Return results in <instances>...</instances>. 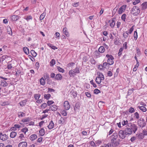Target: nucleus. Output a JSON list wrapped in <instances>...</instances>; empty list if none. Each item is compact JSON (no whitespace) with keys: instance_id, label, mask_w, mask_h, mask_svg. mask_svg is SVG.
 <instances>
[{"instance_id":"1","label":"nucleus","mask_w":147,"mask_h":147,"mask_svg":"<svg viewBox=\"0 0 147 147\" xmlns=\"http://www.w3.org/2000/svg\"><path fill=\"white\" fill-rule=\"evenodd\" d=\"M140 12V8L136 6H134L130 11L131 13L134 16H137L139 14Z\"/></svg>"},{"instance_id":"2","label":"nucleus","mask_w":147,"mask_h":147,"mask_svg":"<svg viewBox=\"0 0 147 147\" xmlns=\"http://www.w3.org/2000/svg\"><path fill=\"white\" fill-rule=\"evenodd\" d=\"M128 127L130 129L131 131L134 134L138 130V126L132 123L129 124Z\"/></svg>"},{"instance_id":"3","label":"nucleus","mask_w":147,"mask_h":147,"mask_svg":"<svg viewBox=\"0 0 147 147\" xmlns=\"http://www.w3.org/2000/svg\"><path fill=\"white\" fill-rule=\"evenodd\" d=\"M106 57L108 58L107 62L109 65H112L113 64V60L114 59L113 57L111 55L107 54L106 55Z\"/></svg>"},{"instance_id":"4","label":"nucleus","mask_w":147,"mask_h":147,"mask_svg":"<svg viewBox=\"0 0 147 147\" xmlns=\"http://www.w3.org/2000/svg\"><path fill=\"white\" fill-rule=\"evenodd\" d=\"M138 123L140 127H143L146 125V123L143 119H140L138 121Z\"/></svg>"},{"instance_id":"5","label":"nucleus","mask_w":147,"mask_h":147,"mask_svg":"<svg viewBox=\"0 0 147 147\" xmlns=\"http://www.w3.org/2000/svg\"><path fill=\"white\" fill-rule=\"evenodd\" d=\"M118 134L120 138L122 139L125 138L127 135L124 130L119 131Z\"/></svg>"},{"instance_id":"6","label":"nucleus","mask_w":147,"mask_h":147,"mask_svg":"<svg viewBox=\"0 0 147 147\" xmlns=\"http://www.w3.org/2000/svg\"><path fill=\"white\" fill-rule=\"evenodd\" d=\"M8 138V136L6 134H3L2 133L0 132V140L3 141L7 140Z\"/></svg>"},{"instance_id":"7","label":"nucleus","mask_w":147,"mask_h":147,"mask_svg":"<svg viewBox=\"0 0 147 147\" xmlns=\"http://www.w3.org/2000/svg\"><path fill=\"white\" fill-rule=\"evenodd\" d=\"M127 6L126 5H122L120 7L117 12L119 14H121L123 12H124L126 9Z\"/></svg>"},{"instance_id":"8","label":"nucleus","mask_w":147,"mask_h":147,"mask_svg":"<svg viewBox=\"0 0 147 147\" xmlns=\"http://www.w3.org/2000/svg\"><path fill=\"white\" fill-rule=\"evenodd\" d=\"M64 107L65 109L68 110L70 108V105L69 102L67 101H65L64 102Z\"/></svg>"},{"instance_id":"9","label":"nucleus","mask_w":147,"mask_h":147,"mask_svg":"<svg viewBox=\"0 0 147 147\" xmlns=\"http://www.w3.org/2000/svg\"><path fill=\"white\" fill-rule=\"evenodd\" d=\"M124 130L127 135L129 136L133 133L128 127L125 129Z\"/></svg>"},{"instance_id":"10","label":"nucleus","mask_w":147,"mask_h":147,"mask_svg":"<svg viewBox=\"0 0 147 147\" xmlns=\"http://www.w3.org/2000/svg\"><path fill=\"white\" fill-rule=\"evenodd\" d=\"M19 18L18 17L17 15H13L10 18V20L11 21H17Z\"/></svg>"},{"instance_id":"11","label":"nucleus","mask_w":147,"mask_h":147,"mask_svg":"<svg viewBox=\"0 0 147 147\" xmlns=\"http://www.w3.org/2000/svg\"><path fill=\"white\" fill-rule=\"evenodd\" d=\"M58 108V107L56 105H53L51 106L49 109H50V111L51 110L53 111H55L57 110Z\"/></svg>"},{"instance_id":"12","label":"nucleus","mask_w":147,"mask_h":147,"mask_svg":"<svg viewBox=\"0 0 147 147\" xmlns=\"http://www.w3.org/2000/svg\"><path fill=\"white\" fill-rule=\"evenodd\" d=\"M62 76L60 74H56L55 77V79L58 80H62Z\"/></svg>"},{"instance_id":"13","label":"nucleus","mask_w":147,"mask_h":147,"mask_svg":"<svg viewBox=\"0 0 147 147\" xmlns=\"http://www.w3.org/2000/svg\"><path fill=\"white\" fill-rule=\"evenodd\" d=\"M111 142L114 141L116 140L117 137V133H114L111 136Z\"/></svg>"},{"instance_id":"14","label":"nucleus","mask_w":147,"mask_h":147,"mask_svg":"<svg viewBox=\"0 0 147 147\" xmlns=\"http://www.w3.org/2000/svg\"><path fill=\"white\" fill-rule=\"evenodd\" d=\"M27 143L26 142H21L18 144L19 147H26Z\"/></svg>"},{"instance_id":"15","label":"nucleus","mask_w":147,"mask_h":147,"mask_svg":"<svg viewBox=\"0 0 147 147\" xmlns=\"http://www.w3.org/2000/svg\"><path fill=\"white\" fill-rule=\"evenodd\" d=\"M1 84H0L1 86L3 87H5L7 86L8 84L6 81L4 80H1L0 81Z\"/></svg>"},{"instance_id":"16","label":"nucleus","mask_w":147,"mask_h":147,"mask_svg":"<svg viewBox=\"0 0 147 147\" xmlns=\"http://www.w3.org/2000/svg\"><path fill=\"white\" fill-rule=\"evenodd\" d=\"M142 9L144 10L147 8V2H145L143 3L141 5Z\"/></svg>"},{"instance_id":"17","label":"nucleus","mask_w":147,"mask_h":147,"mask_svg":"<svg viewBox=\"0 0 147 147\" xmlns=\"http://www.w3.org/2000/svg\"><path fill=\"white\" fill-rule=\"evenodd\" d=\"M54 124L52 121H51L49 125L48 126V127L49 129H53L54 127Z\"/></svg>"},{"instance_id":"18","label":"nucleus","mask_w":147,"mask_h":147,"mask_svg":"<svg viewBox=\"0 0 147 147\" xmlns=\"http://www.w3.org/2000/svg\"><path fill=\"white\" fill-rule=\"evenodd\" d=\"M27 101V100L26 99H25L19 103V104L20 105L21 107H23L25 105L26 102Z\"/></svg>"},{"instance_id":"19","label":"nucleus","mask_w":147,"mask_h":147,"mask_svg":"<svg viewBox=\"0 0 147 147\" xmlns=\"http://www.w3.org/2000/svg\"><path fill=\"white\" fill-rule=\"evenodd\" d=\"M137 138L138 140H141L143 139L144 137V135L142 133H140L139 134H136Z\"/></svg>"},{"instance_id":"20","label":"nucleus","mask_w":147,"mask_h":147,"mask_svg":"<svg viewBox=\"0 0 147 147\" xmlns=\"http://www.w3.org/2000/svg\"><path fill=\"white\" fill-rule=\"evenodd\" d=\"M40 136H43L45 134V131L43 128H42L39 131Z\"/></svg>"},{"instance_id":"21","label":"nucleus","mask_w":147,"mask_h":147,"mask_svg":"<svg viewBox=\"0 0 147 147\" xmlns=\"http://www.w3.org/2000/svg\"><path fill=\"white\" fill-rule=\"evenodd\" d=\"M65 121V117H61L60 119L59 120V124H62L64 123Z\"/></svg>"},{"instance_id":"22","label":"nucleus","mask_w":147,"mask_h":147,"mask_svg":"<svg viewBox=\"0 0 147 147\" xmlns=\"http://www.w3.org/2000/svg\"><path fill=\"white\" fill-rule=\"evenodd\" d=\"M129 124L128 123V121L127 120H124L121 122V124L123 126H124L125 125H127L128 126Z\"/></svg>"},{"instance_id":"23","label":"nucleus","mask_w":147,"mask_h":147,"mask_svg":"<svg viewBox=\"0 0 147 147\" xmlns=\"http://www.w3.org/2000/svg\"><path fill=\"white\" fill-rule=\"evenodd\" d=\"M17 135V133L15 131H12L10 133V136L11 138H14Z\"/></svg>"},{"instance_id":"24","label":"nucleus","mask_w":147,"mask_h":147,"mask_svg":"<svg viewBox=\"0 0 147 147\" xmlns=\"http://www.w3.org/2000/svg\"><path fill=\"white\" fill-rule=\"evenodd\" d=\"M105 49L104 47L101 46L98 49V51L101 53H103L105 51Z\"/></svg>"},{"instance_id":"25","label":"nucleus","mask_w":147,"mask_h":147,"mask_svg":"<svg viewBox=\"0 0 147 147\" xmlns=\"http://www.w3.org/2000/svg\"><path fill=\"white\" fill-rule=\"evenodd\" d=\"M97 77L101 78V79H104V77L103 74L101 72H98L97 73Z\"/></svg>"},{"instance_id":"26","label":"nucleus","mask_w":147,"mask_h":147,"mask_svg":"<svg viewBox=\"0 0 147 147\" xmlns=\"http://www.w3.org/2000/svg\"><path fill=\"white\" fill-rule=\"evenodd\" d=\"M101 78H99L97 77L96 78L95 81L97 84H100L102 80H104V79H101Z\"/></svg>"},{"instance_id":"27","label":"nucleus","mask_w":147,"mask_h":147,"mask_svg":"<svg viewBox=\"0 0 147 147\" xmlns=\"http://www.w3.org/2000/svg\"><path fill=\"white\" fill-rule=\"evenodd\" d=\"M23 50L24 52L27 55L29 54V49L27 47H24L23 48Z\"/></svg>"},{"instance_id":"28","label":"nucleus","mask_w":147,"mask_h":147,"mask_svg":"<svg viewBox=\"0 0 147 147\" xmlns=\"http://www.w3.org/2000/svg\"><path fill=\"white\" fill-rule=\"evenodd\" d=\"M40 83L41 85L44 86L45 84V81L43 77L40 80Z\"/></svg>"},{"instance_id":"29","label":"nucleus","mask_w":147,"mask_h":147,"mask_svg":"<svg viewBox=\"0 0 147 147\" xmlns=\"http://www.w3.org/2000/svg\"><path fill=\"white\" fill-rule=\"evenodd\" d=\"M7 31L8 33L11 35H12V32L10 26H7Z\"/></svg>"},{"instance_id":"30","label":"nucleus","mask_w":147,"mask_h":147,"mask_svg":"<svg viewBox=\"0 0 147 147\" xmlns=\"http://www.w3.org/2000/svg\"><path fill=\"white\" fill-rule=\"evenodd\" d=\"M63 32L64 34H65L67 36H69V34L67 30V28H64L63 30Z\"/></svg>"},{"instance_id":"31","label":"nucleus","mask_w":147,"mask_h":147,"mask_svg":"<svg viewBox=\"0 0 147 147\" xmlns=\"http://www.w3.org/2000/svg\"><path fill=\"white\" fill-rule=\"evenodd\" d=\"M69 74L70 77H74L76 75L74 71L72 70L69 71Z\"/></svg>"},{"instance_id":"32","label":"nucleus","mask_w":147,"mask_h":147,"mask_svg":"<svg viewBox=\"0 0 147 147\" xmlns=\"http://www.w3.org/2000/svg\"><path fill=\"white\" fill-rule=\"evenodd\" d=\"M37 138V136L35 134L32 135L30 137V139L31 140H34L36 139Z\"/></svg>"},{"instance_id":"33","label":"nucleus","mask_w":147,"mask_h":147,"mask_svg":"<svg viewBox=\"0 0 147 147\" xmlns=\"http://www.w3.org/2000/svg\"><path fill=\"white\" fill-rule=\"evenodd\" d=\"M30 118L29 117H27L26 118H24L22 119L21 121L24 123L28 122L30 121Z\"/></svg>"},{"instance_id":"34","label":"nucleus","mask_w":147,"mask_h":147,"mask_svg":"<svg viewBox=\"0 0 147 147\" xmlns=\"http://www.w3.org/2000/svg\"><path fill=\"white\" fill-rule=\"evenodd\" d=\"M128 35L129 34L128 31L125 32L123 34V36L125 39H126L128 38Z\"/></svg>"},{"instance_id":"35","label":"nucleus","mask_w":147,"mask_h":147,"mask_svg":"<svg viewBox=\"0 0 147 147\" xmlns=\"http://www.w3.org/2000/svg\"><path fill=\"white\" fill-rule=\"evenodd\" d=\"M25 116V113L22 112H20L18 113V117H24Z\"/></svg>"},{"instance_id":"36","label":"nucleus","mask_w":147,"mask_h":147,"mask_svg":"<svg viewBox=\"0 0 147 147\" xmlns=\"http://www.w3.org/2000/svg\"><path fill=\"white\" fill-rule=\"evenodd\" d=\"M134 119H138L139 118V113L137 112H136L134 114Z\"/></svg>"},{"instance_id":"37","label":"nucleus","mask_w":147,"mask_h":147,"mask_svg":"<svg viewBox=\"0 0 147 147\" xmlns=\"http://www.w3.org/2000/svg\"><path fill=\"white\" fill-rule=\"evenodd\" d=\"M114 43L115 45H118L119 44V40L118 38H116L115 39Z\"/></svg>"},{"instance_id":"38","label":"nucleus","mask_w":147,"mask_h":147,"mask_svg":"<svg viewBox=\"0 0 147 147\" xmlns=\"http://www.w3.org/2000/svg\"><path fill=\"white\" fill-rule=\"evenodd\" d=\"M40 96V94H35L34 95L35 99L37 100H38Z\"/></svg>"},{"instance_id":"39","label":"nucleus","mask_w":147,"mask_h":147,"mask_svg":"<svg viewBox=\"0 0 147 147\" xmlns=\"http://www.w3.org/2000/svg\"><path fill=\"white\" fill-rule=\"evenodd\" d=\"M115 25V21L114 19H112L111 20V22L110 23V26L111 28L114 27Z\"/></svg>"},{"instance_id":"40","label":"nucleus","mask_w":147,"mask_h":147,"mask_svg":"<svg viewBox=\"0 0 147 147\" xmlns=\"http://www.w3.org/2000/svg\"><path fill=\"white\" fill-rule=\"evenodd\" d=\"M138 108L140 110H141L143 112H146L147 110L146 109V108L145 107H142V106L139 107V106Z\"/></svg>"},{"instance_id":"41","label":"nucleus","mask_w":147,"mask_h":147,"mask_svg":"<svg viewBox=\"0 0 147 147\" xmlns=\"http://www.w3.org/2000/svg\"><path fill=\"white\" fill-rule=\"evenodd\" d=\"M46 15V13H42L40 16V20H42L45 18Z\"/></svg>"},{"instance_id":"42","label":"nucleus","mask_w":147,"mask_h":147,"mask_svg":"<svg viewBox=\"0 0 147 147\" xmlns=\"http://www.w3.org/2000/svg\"><path fill=\"white\" fill-rule=\"evenodd\" d=\"M30 53L34 57H36L37 55V53L34 50H33L31 51Z\"/></svg>"},{"instance_id":"43","label":"nucleus","mask_w":147,"mask_h":147,"mask_svg":"<svg viewBox=\"0 0 147 147\" xmlns=\"http://www.w3.org/2000/svg\"><path fill=\"white\" fill-rule=\"evenodd\" d=\"M75 74H78L80 73V70L79 68L76 67L73 70Z\"/></svg>"},{"instance_id":"44","label":"nucleus","mask_w":147,"mask_h":147,"mask_svg":"<svg viewBox=\"0 0 147 147\" xmlns=\"http://www.w3.org/2000/svg\"><path fill=\"white\" fill-rule=\"evenodd\" d=\"M55 64V61L54 59H52L50 62V65L51 67L53 66Z\"/></svg>"},{"instance_id":"45","label":"nucleus","mask_w":147,"mask_h":147,"mask_svg":"<svg viewBox=\"0 0 147 147\" xmlns=\"http://www.w3.org/2000/svg\"><path fill=\"white\" fill-rule=\"evenodd\" d=\"M51 96V95L49 94H45L44 95V98L47 100L49 99V98H50Z\"/></svg>"},{"instance_id":"46","label":"nucleus","mask_w":147,"mask_h":147,"mask_svg":"<svg viewBox=\"0 0 147 147\" xmlns=\"http://www.w3.org/2000/svg\"><path fill=\"white\" fill-rule=\"evenodd\" d=\"M80 108L79 103L78 102L76 103L74 106V110H77Z\"/></svg>"},{"instance_id":"47","label":"nucleus","mask_w":147,"mask_h":147,"mask_svg":"<svg viewBox=\"0 0 147 147\" xmlns=\"http://www.w3.org/2000/svg\"><path fill=\"white\" fill-rule=\"evenodd\" d=\"M134 39L136 40L138 38V34L136 30L134 32Z\"/></svg>"},{"instance_id":"48","label":"nucleus","mask_w":147,"mask_h":147,"mask_svg":"<svg viewBox=\"0 0 147 147\" xmlns=\"http://www.w3.org/2000/svg\"><path fill=\"white\" fill-rule=\"evenodd\" d=\"M24 19L27 20L29 21L30 20L32 19V17L31 16H28L25 17Z\"/></svg>"},{"instance_id":"49","label":"nucleus","mask_w":147,"mask_h":147,"mask_svg":"<svg viewBox=\"0 0 147 147\" xmlns=\"http://www.w3.org/2000/svg\"><path fill=\"white\" fill-rule=\"evenodd\" d=\"M48 46L51 47V49L54 50H55L57 49V48L54 46L53 45L51 44L50 43H49L48 44Z\"/></svg>"},{"instance_id":"50","label":"nucleus","mask_w":147,"mask_h":147,"mask_svg":"<svg viewBox=\"0 0 147 147\" xmlns=\"http://www.w3.org/2000/svg\"><path fill=\"white\" fill-rule=\"evenodd\" d=\"M28 129L27 128L25 127L24 128L22 129L21 131L22 132H23L25 134H26V133L28 131Z\"/></svg>"},{"instance_id":"51","label":"nucleus","mask_w":147,"mask_h":147,"mask_svg":"<svg viewBox=\"0 0 147 147\" xmlns=\"http://www.w3.org/2000/svg\"><path fill=\"white\" fill-rule=\"evenodd\" d=\"M57 68L59 71L62 73H63L64 72V70L62 68L60 67H57Z\"/></svg>"},{"instance_id":"52","label":"nucleus","mask_w":147,"mask_h":147,"mask_svg":"<svg viewBox=\"0 0 147 147\" xmlns=\"http://www.w3.org/2000/svg\"><path fill=\"white\" fill-rule=\"evenodd\" d=\"M43 77L45 80H48L49 78V75L47 73H45V74L44 75Z\"/></svg>"},{"instance_id":"53","label":"nucleus","mask_w":147,"mask_h":147,"mask_svg":"<svg viewBox=\"0 0 147 147\" xmlns=\"http://www.w3.org/2000/svg\"><path fill=\"white\" fill-rule=\"evenodd\" d=\"M126 15L125 14H123L121 16V19L124 22H125Z\"/></svg>"},{"instance_id":"54","label":"nucleus","mask_w":147,"mask_h":147,"mask_svg":"<svg viewBox=\"0 0 147 147\" xmlns=\"http://www.w3.org/2000/svg\"><path fill=\"white\" fill-rule=\"evenodd\" d=\"M105 147H113V146L112 143H110L105 144Z\"/></svg>"},{"instance_id":"55","label":"nucleus","mask_w":147,"mask_h":147,"mask_svg":"<svg viewBox=\"0 0 147 147\" xmlns=\"http://www.w3.org/2000/svg\"><path fill=\"white\" fill-rule=\"evenodd\" d=\"M79 5V3L78 2L77 3H72V5L74 7H78Z\"/></svg>"},{"instance_id":"56","label":"nucleus","mask_w":147,"mask_h":147,"mask_svg":"<svg viewBox=\"0 0 147 147\" xmlns=\"http://www.w3.org/2000/svg\"><path fill=\"white\" fill-rule=\"evenodd\" d=\"M135 112V110L132 107H130L129 109V112L131 113H132Z\"/></svg>"},{"instance_id":"57","label":"nucleus","mask_w":147,"mask_h":147,"mask_svg":"<svg viewBox=\"0 0 147 147\" xmlns=\"http://www.w3.org/2000/svg\"><path fill=\"white\" fill-rule=\"evenodd\" d=\"M111 143L113 145H114V146H117L119 144V142H118L116 141H115L111 142Z\"/></svg>"},{"instance_id":"58","label":"nucleus","mask_w":147,"mask_h":147,"mask_svg":"<svg viewBox=\"0 0 147 147\" xmlns=\"http://www.w3.org/2000/svg\"><path fill=\"white\" fill-rule=\"evenodd\" d=\"M61 114L64 116H66L67 115V112L65 110L62 111L61 112Z\"/></svg>"},{"instance_id":"59","label":"nucleus","mask_w":147,"mask_h":147,"mask_svg":"<svg viewBox=\"0 0 147 147\" xmlns=\"http://www.w3.org/2000/svg\"><path fill=\"white\" fill-rule=\"evenodd\" d=\"M98 69L100 70H103L104 69L103 65H98Z\"/></svg>"},{"instance_id":"60","label":"nucleus","mask_w":147,"mask_h":147,"mask_svg":"<svg viewBox=\"0 0 147 147\" xmlns=\"http://www.w3.org/2000/svg\"><path fill=\"white\" fill-rule=\"evenodd\" d=\"M135 1H133L132 2L133 4L134 5H135L140 2V0H135Z\"/></svg>"},{"instance_id":"61","label":"nucleus","mask_w":147,"mask_h":147,"mask_svg":"<svg viewBox=\"0 0 147 147\" xmlns=\"http://www.w3.org/2000/svg\"><path fill=\"white\" fill-rule=\"evenodd\" d=\"M102 143V141L100 140H97L95 142L96 144L98 146H99Z\"/></svg>"},{"instance_id":"62","label":"nucleus","mask_w":147,"mask_h":147,"mask_svg":"<svg viewBox=\"0 0 147 147\" xmlns=\"http://www.w3.org/2000/svg\"><path fill=\"white\" fill-rule=\"evenodd\" d=\"M134 29V26H132L131 28H130L129 31L128 32V34H131L132 32L133 31Z\"/></svg>"},{"instance_id":"63","label":"nucleus","mask_w":147,"mask_h":147,"mask_svg":"<svg viewBox=\"0 0 147 147\" xmlns=\"http://www.w3.org/2000/svg\"><path fill=\"white\" fill-rule=\"evenodd\" d=\"M100 92V91L97 89H96L94 90V94H97Z\"/></svg>"},{"instance_id":"64","label":"nucleus","mask_w":147,"mask_h":147,"mask_svg":"<svg viewBox=\"0 0 147 147\" xmlns=\"http://www.w3.org/2000/svg\"><path fill=\"white\" fill-rule=\"evenodd\" d=\"M90 82V84H92L93 86L95 88L96 87V85L93 82V80H91Z\"/></svg>"}]
</instances>
